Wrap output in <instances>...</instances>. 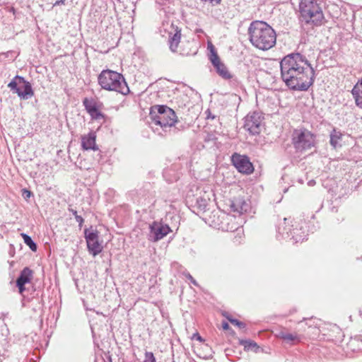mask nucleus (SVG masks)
Wrapping results in <instances>:
<instances>
[{"label": "nucleus", "mask_w": 362, "mask_h": 362, "mask_svg": "<svg viewBox=\"0 0 362 362\" xmlns=\"http://www.w3.org/2000/svg\"><path fill=\"white\" fill-rule=\"evenodd\" d=\"M281 77L293 90L305 91L313 84L315 71L305 56L291 53L280 62Z\"/></svg>", "instance_id": "nucleus-1"}, {"label": "nucleus", "mask_w": 362, "mask_h": 362, "mask_svg": "<svg viewBox=\"0 0 362 362\" xmlns=\"http://www.w3.org/2000/svg\"><path fill=\"white\" fill-rule=\"evenodd\" d=\"M248 35L251 44L262 50L269 49L276 44V33L264 21H252L248 28Z\"/></svg>", "instance_id": "nucleus-2"}, {"label": "nucleus", "mask_w": 362, "mask_h": 362, "mask_svg": "<svg viewBox=\"0 0 362 362\" xmlns=\"http://www.w3.org/2000/svg\"><path fill=\"white\" fill-rule=\"evenodd\" d=\"M98 83L105 90L116 91L123 95L129 93V89L123 76L116 71L103 70L98 76Z\"/></svg>", "instance_id": "nucleus-3"}, {"label": "nucleus", "mask_w": 362, "mask_h": 362, "mask_svg": "<svg viewBox=\"0 0 362 362\" xmlns=\"http://www.w3.org/2000/svg\"><path fill=\"white\" fill-rule=\"evenodd\" d=\"M299 9L302 22L316 26L322 23L324 15L317 0H300Z\"/></svg>", "instance_id": "nucleus-4"}, {"label": "nucleus", "mask_w": 362, "mask_h": 362, "mask_svg": "<svg viewBox=\"0 0 362 362\" xmlns=\"http://www.w3.org/2000/svg\"><path fill=\"white\" fill-rule=\"evenodd\" d=\"M149 116L152 122L161 127H170L177 122L175 112L166 105L151 107Z\"/></svg>", "instance_id": "nucleus-5"}, {"label": "nucleus", "mask_w": 362, "mask_h": 362, "mask_svg": "<svg viewBox=\"0 0 362 362\" xmlns=\"http://www.w3.org/2000/svg\"><path fill=\"white\" fill-rule=\"evenodd\" d=\"M292 144L297 152H305L315 145V136L306 129H295L292 134Z\"/></svg>", "instance_id": "nucleus-6"}, {"label": "nucleus", "mask_w": 362, "mask_h": 362, "mask_svg": "<svg viewBox=\"0 0 362 362\" xmlns=\"http://www.w3.org/2000/svg\"><path fill=\"white\" fill-rule=\"evenodd\" d=\"M287 218H284L282 223L278 226V233L285 240H293V243L302 242L306 239L308 234L303 226L294 228L293 225L290 226L286 223Z\"/></svg>", "instance_id": "nucleus-7"}, {"label": "nucleus", "mask_w": 362, "mask_h": 362, "mask_svg": "<svg viewBox=\"0 0 362 362\" xmlns=\"http://www.w3.org/2000/svg\"><path fill=\"white\" fill-rule=\"evenodd\" d=\"M8 87L13 93L17 94L21 100H28L34 95L31 83L21 76L16 75L14 76L11 81L8 83Z\"/></svg>", "instance_id": "nucleus-8"}, {"label": "nucleus", "mask_w": 362, "mask_h": 362, "mask_svg": "<svg viewBox=\"0 0 362 362\" xmlns=\"http://www.w3.org/2000/svg\"><path fill=\"white\" fill-rule=\"evenodd\" d=\"M170 232H172V230L168 225L158 221H153L149 225L148 239L151 242H158Z\"/></svg>", "instance_id": "nucleus-9"}, {"label": "nucleus", "mask_w": 362, "mask_h": 362, "mask_svg": "<svg viewBox=\"0 0 362 362\" xmlns=\"http://www.w3.org/2000/svg\"><path fill=\"white\" fill-rule=\"evenodd\" d=\"M263 117L261 113L253 112L248 114L245 119L244 128L251 134H258L261 132Z\"/></svg>", "instance_id": "nucleus-10"}, {"label": "nucleus", "mask_w": 362, "mask_h": 362, "mask_svg": "<svg viewBox=\"0 0 362 362\" xmlns=\"http://www.w3.org/2000/svg\"><path fill=\"white\" fill-rule=\"evenodd\" d=\"M84 234L89 252L93 256H96L100 253L103 250V246L99 243L98 231L85 229Z\"/></svg>", "instance_id": "nucleus-11"}, {"label": "nucleus", "mask_w": 362, "mask_h": 362, "mask_svg": "<svg viewBox=\"0 0 362 362\" xmlns=\"http://www.w3.org/2000/svg\"><path fill=\"white\" fill-rule=\"evenodd\" d=\"M232 163L240 173L249 175L254 170L252 163L246 156L235 153L232 156Z\"/></svg>", "instance_id": "nucleus-12"}, {"label": "nucleus", "mask_w": 362, "mask_h": 362, "mask_svg": "<svg viewBox=\"0 0 362 362\" xmlns=\"http://www.w3.org/2000/svg\"><path fill=\"white\" fill-rule=\"evenodd\" d=\"M83 105L93 119L97 120L105 117L100 110L102 104L94 98H85L83 100Z\"/></svg>", "instance_id": "nucleus-13"}, {"label": "nucleus", "mask_w": 362, "mask_h": 362, "mask_svg": "<svg viewBox=\"0 0 362 362\" xmlns=\"http://www.w3.org/2000/svg\"><path fill=\"white\" fill-rule=\"evenodd\" d=\"M209 59L217 74L223 79L229 80L233 78V75L229 71L226 66L221 62L217 52L212 50V54L209 55Z\"/></svg>", "instance_id": "nucleus-14"}, {"label": "nucleus", "mask_w": 362, "mask_h": 362, "mask_svg": "<svg viewBox=\"0 0 362 362\" xmlns=\"http://www.w3.org/2000/svg\"><path fill=\"white\" fill-rule=\"evenodd\" d=\"M230 207L232 211L240 215L247 213L251 209L250 202L242 197H236L231 200Z\"/></svg>", "instance_id": "nucleus-15"}, {"label": "nucleus", "mask_w": 362, "mask_h": 362, "mask_svg": "<svg viewBox=\"0 0 362 362\" xmlns=\"http://www.w3.org/2000/svg\"><path fill=\"white\" fill-rule=\"evenodd\" d=\"M33 277V272L28 267H25L16 279V286L18 288L19 293H23L25 291V285L29 283Z\"/></svg>", "instance_id": "nucleus-16"}, {"label": "nucleus", "mask_w": 362, "mask_h": 362, "mask_svg": "<svg viewBox=\"0 0 362 362\" xmlns=\"http://www.w3.org/2000/svg\"><path fill=\"white\" fill-rule=\"evenodd\" d=\"M96 136L94 132H90L81 137V146L84 150H98L95 144Z\"/></svg>", "instance_id": "nucleus-17"}, {"label": "nucleus", "mask_w": 362, "mask_h": 362, "mask_svg": "<svg viewBox=\"0 0 362 362\" xmlns=\"http://www.w3.org/2000/svg\"><path fill=\"white\" fill-rule=\"evenodd\" d=\"M279 337L282 339L284 341H285L287 343L289 344H295L296 342H300L302 339L303 338V336L301 334H291L285 332H280L279 334Z\"/></svg>", "instance_id": "nucleus-18"}, {"label": "nucleus", "mask_w": 362, "mask_h": 362, "mask_svg": "<svg viewBox=\"0 0 362 362\" xmlns=\"http://www.w3.org/2000/svg\"><path fill=\"white\" fill-rule=\"evenodd\" d=\"M351 93L358 107L362 108V79L354 86Z\"/></svg>", "instance_id": "nucleus-19"}, {"label": "nucleus", "mask_w": 362, "mask_h": 362, "mask_svg": "<svg viewBox=\"0 0 362 362\" xmlns=\"http://www.w3.org/2000/svg\"><path fill=\"white\" fill-rule=\"evenodd\" d=\"M318 321V319L314 318L313 317L310 318L304 317L303 320L298 322V324H302L303 322H305V325L307 326L308 329L312 330L313 334L316 336L319 334Z\"/></svg>", "instance_id": "nucleus-20"}, {"label": "nucleus", "mask_w": 362, "mask_h": 362, "mask_svg": "<svg viewBox=\"0 0 362 362\" xmlns=\"http://www.w3.org/2000/svg\"><path fill=\"white\" fill-rule=\"evenodd\" d=\"M342 136V133L339 130H337V129H333L332 131L330 132L329 143L334 148H337L338 146H341L340 141H341Z\"/></svg>", "instance_id": "nucleus-21"}, {"label": "nucleus", "mask_w": 362, "mask_h": 362, "mask_svg": "<svg viewBox=\"0 0 362 362\" xmlns=\"http://www.w3.org/2000/svg\"><path fill=\"white\" fill-rule=\"evenodd\" d=\"M209 202H210V197H209V194H207L204 192L202 195L201 194L197 198L196 204L197 206V208L200 211H205Z\"/></svg>", "instance_id": "nucleus-22"}, {"label": "nucleus", "mask_w": 362, "mask_h": 362, "mask_svg": "<svg viewBox=\"0 0 362 362\" xmlns=\"http://www.w3.org/2000/svg\"><path fill=\"white\" fill-rule=\"evenodd\" d=\"M181 33L180 30H176L173 36L170 37L169 44L170 49L173 52H175L180 41Z\"/></svg>", "instance_id": "nucleus-23"}, {"label": "nucleus", "mask_w": 362, "mask_h": 362, "mask_svg": "<svg viewBox=\"0 0 362 362\" xmlns=\"http://www.w3.org/2000/svg\"><path fill=\"white\" fill-rule=\"evenodd\" d=\"M21 235L24 240V243L30 247L32 251L35 252L37 250V245L32 240L31 237L25 233H21Z\"/></svg>", "instance_id": "nucleus-24"}, {"label": "nucleus", "mask_w": 362, "mask_h": 362, "mask_svg": "<svg viewBox=\"0 0 362 362\" xmlns=\"http://www.w3.org/2000/svg\"><path fill=\"white\" fill-rule=\"evenodd\" d=\"M241 344L244 346L245 349L254 350L256 353L258 352V349H259L256 342L250 340L243 341H241Z\"/></svg>", "instance_id": "nucleus-25"}, {"label": "nucleus", "mask_w": 362, "mask_h": 362, "mask_svg": "<svg viewBox=\"0 0 362 362\" xmlns=\"http://www.w3.org/2000/svg\"><path fill=\"white\" fill-rule=\"evenodd\" d=\"M224 316L228 319V320L231 323L233 324V325H235L237 327H238L240 329H244L245 328L246 325L244 322H240L236 319H234L231 317H230L229 315H225Z\"/></svg>", "instance_id": "nucleus-26"}, {"label": "nucleus", "mask_w": 362, "mask_h": 362, "mask_svg": "<svg viewBox=\"0 0 362 362\" xmlns=\"http://www.w3.org/2000/svg\"><path fill=\"white\" fill-rule=\"evenodd\" d=\"M144 362H156L153 354L152 352L146 351Z\"/></svg>", "instance_id": "nucleus-27"}, {"label": "nucleus", "mask_w": 362, "mask_h": 362, "mask_svg": "<svg viewBox=\"0 0 362 362\" xmlns=\"http://www.w3.org/2000/svg\"><path fill=\"white\" fill-rule=\"evenodd\" d=\"M230 229L231 230H235L236 232H237V235L235 237V242H240L239 239L241 238V235L243 234V229L242 228H239V227H235V228H233V227H230Z\"/></svg>", "instance_id": "nucleus-28"}, {"label": "nucleus", "mask_w": 362, "mask_h": 362, "mask_svg": "<svg viewBox=\"0 0 362 362\" xmlns=\"http://www.w3.org/2000/svg\"><path fill=\"white\" fill-rule=\"evenodd\" d=\"M32 193L30 191L26 189H24L23 190V196L24 197L25 199H28V198H30V196H31Z\"/></svg>", "instance_id": "nucleus-29"}, {"label": "nucleus", "mask_w": 362, "mask_h": 362, "mask_svg": "<svg viewBox=\"0 0 362 362\" xmlns=\"http://www.w3.org/2000/svg\"><path fill=\"white\" fill-rule=\"evenodd\" d=\"M75 219H76V222H78V223L79 226H80V227H81V226H82V224H83V221H84V220H83V218H82V216H81L78 215V216H76L75 217Z\"/></svg>", "instance_id": "nucleus-30"}, {"label": "nucleus", "mask_w": 362, "mask_h": 362, "mask_svg": "<svg viewBox=\"0 0 362 362\" xmlns=\"http://www.w3.org/2000/svg\"><path fill=\"white\" fill-rule=\"evenodd\" d=\"M185 276L191 281L192 284H193L195 286H197V281L189 274H187Z\"/></svg>", "instance_id": "nucleus-31"}, {"label": "nucleus", "mask_w": 362, "mask_h": 362, "mask_svg": "<svg viewBox=\"0 0 362 362\" xmlns=\"http://www.w3.org/2000/svg\"><path fill=\"white\" fill-rule=\"evenodd\" d=\"M222 327L223 329L227 330L229 329L230 327H229V325L228 324V322H224L222 324Z\"/></svg>", "instance_id": "nucleus-32"}, {"label": "nucleus", "mask_w": 362, "mask_h": 362, "mask_svg": "<svg viewBox=\"0 0 362 362\" xmlns=\"http://www.w3.org/2000/svg\"><path fill=\"white\" fill-rule=\"evenodd\" d=\"M193 337H194V338H196V339H197L198 341H203V339H202V337H201V336H199V334L198 333L194 334Z\"/></svg>", "instance_id": "nucleus-33"}, {"label": "nucleus", "mask_w": 362, "mask_h": 362, "mask_svg": "<svg viewBox=\"0 0 362 362\" xmlns=\"http://www.w3.org/2000/svg\"><path fill=\"white\" fill-rule=\"evenodd\" d=\"M64 2H65V0H57L54 6H58V5H60V4H64Z\"/></svg>", "instance_id": "nucleus-34"}, {"label": "nucleus", "mask_w": 362, "mask_h": 362, "mask_svg": "<svg viewBox=\"0 0 362 362\" xmlns=\"http://www.w3.org/2000/svg\"><path fill=\"white\" fill-rule=\"evenodd\" d=\"M69 212H71L74 216V217L78 216L77 211L75 209H69Z\"/></svg>", "instance_id": "nucleus-35"}, {"label": "nucleus", "mask_w": 362, "mask_h": 362, "mask_svg": "<svg viewBox=\"0 0 362 362\" xmlns=\"http://www.w3.org/2000/svg\"><path fill=\"white\" fill-rule=\"evenodd\" d=\"M208 47L210 49V52H211V54H212V50L216 51V50H215V49H214V46H213V45H211V44L209 45H208Z\"/></svg>", "instance_id": "nucleus-36"}, {"label": "nucleus", "mask_w": 362, "mask_h": 362, "mask_svg": "<svg viewBox=\"0 0 362 362\" xmlns=\"http://www.w3.org/2000/svg\"><path fill=\"white\" fill-rule=\"evenodd\" d=\"M206 112H208V115H207V118H211V119H214V116H211V112L209 110H207Z\"/></svg>", "instance_id": "nucleus-37"}, {"label": "nucleus", "mask_w": 362, "mask_h": 362, "mask_svg": "<svg viewBox=\"0 0 362 362\" xmlns=\"http://www.w3.org/2000/svg\"><path fill=\"white\" fill-rule=\"evenodd\" d=\"M226 218H227V220H231V219H232V216H231L228 215V216H226Z\"/></svg>", "instance_id": "nucleus-38"}, {"label": "nucleus", "mask_w": 362, "mask_h": 362, "mask_svg": "<svg viewBox=\"0 0 362 362\" xmlns=\"http://www.w3.org/2000/svg\"><path fill=\"white\" fill-rule=\"evenodd\" d=\"M356 340H357V338L354 339V340L352 341V342H351V343H353V344H354Z\"/></svg>", "instance_id": "nucleus-39"}]
</instances>
